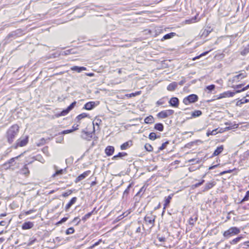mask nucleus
Masks as SVG:
<instances>
[{
    "label": "nucleus",
    "mask_w": 249,
    "mask_h": 249,
    "mask_svg": "<svg viewBox=\"0 0 249 249\" xmlns=\"http://www.w3.org/2000/svg\"><path fill=\"white\" fill-rule=\"evenodd\" d=\"M204 182V179H202L201 180V181L197 183H196V184L194 185V186L195 187H199V186H200L201 184H202Z\"/></svg>",
    "instance_id": "864d4df0"
},
{
    "label": "nucleus",
    "mask_w": 249,
    "mask_h": 249,
    "mask_svg": "<svg viewBox=\"0 0 249 249\" xmlns=\"http://www.w3.org/2000/svg\"><path fill=\"white\" fill-rule=\"evenodd\" d=\"M155 218L156 216L152 213L147 214L144 217V221L147 225L152 228L154 226Z\"/></svg>",
    "instance_id": "7ed1b4c3"
},
{
    "label": "nucleus",
    "mask_w": 249,
    "mask_h": 249,
    "mask_svg": "<svg viewBox=\"0 0 249 249\" xmlns=\"http://www.w3.org/2000/svg\"><path fill=\"white\" fill-rule=\"evenodd\" d=\"M198 16V14H197L196 16H195L194 17L192 18L191 19L186 20L185 22L186 24H191L193 23H195L197 21H198L199 19H197V18Z\"/></svg>",
    "instance_id": "5701e85b"
},
{
    "label": "nucleus",
    "mask_w": 249,
    "mask_h": 249,
    "mask_svg": "<svg viewBox=\"0 0 249 249\" xmlns=\"http://www.w3.org/2000/svg\"><path fill=\"white\" fill-rule=\"evenodd\" d=\"M129 146V142H124L121 146V148L122 150L126 149Z\"/></svg>",
    "instance_id": "e433bc0d"
},
{
    "label": "nucleus",
    "mask_w": 249,
    "mask_h": 249,
    "mask_svg": "<svg viewBox=\"0 0 249 249\" xmlns=\"http://www.w3.org/2000/svg\"><path fill=\"white\" fill-rule=\"evenodd\" d=\"M154 119L153 117L151 115H150V116L147 117L144 119V122L146 124H152V123H154Z\"/></svg>",
    "instance_id": "a878e982"
},
{
    "label": "nucleus",
    "mask_w": 249,
    "mask_h": 249,
    "mask_svg": "<svg viewBox=\"0 0 249 249\" xmlns=\"http://www.w3.org/2000/svg\"><path fill=\"white\" fill-rule=\"evenodd\" d=\"M88 116V114L85 113H83L78 116H77L76 118V120L77 121V122H79L80 120H81L82 119L86 118Z\"/></svg>",
    "instance_id": "7c9ffc66"
},
{
    "label": "nucleus",
    "mask_w": 249,
    "mask_h": 249,
    "mask_svg": "<svg viewBox=\"0 0 249 249\" xmlns=\"http://www.w3.org/2000/svg\"><path fill=\"white\" fill-rule=\"evenodd\" d=\"M144 147L147 151L151 152L153 150V147L150 144H145Z\"/></svg>",
    "instance_id": "58836bf2"
},
{
    "label": "nucleus",
    "mask_w": 249,
    "mask_h": 249,
    "mask_svg": "<svg viewBox=\"0 0 249 249\" xmlns=\"http://www.w3.org/2000/svg\"><path fill=\"white\" fill-rule=\"evenodd\" d=\"M177 87V83L173 82L168 86L167 89L169 91H174L176 89Z\"/></svg>",
    "instance_id": "aec40b11"
},
{
    "label": "nucleus",
    "mask_w": 249,
    "mask_h": 249,
    "mask_svg": "<svg viewBox=\"0 0 249 249\" xmlns=\"http://www.w3.org/2000/svg\"><path fill=\"white\" fill-rule=\"evenodd\" d=\"M28 137H26V138H25L24 139H22V140H18V142H17V144L18 146H24L25 145H26L28 142Z\"/></svg>",
    "instance_id": "f8f14e48"
},
{
    "label": "nucleus",
    "mask_w": 249,
    "mask_h": 249,
    "mask_svg": "<svg viewBox=\"0 0 249 249\" xmlns=\"http://www.w3.org/2000/svg\"><path fill=\"white\" fill-rule=\"evenodd\" d=\"M76 102H74L72 103L66 109L63 110L60 114V115L61 116H65L67 114L69 113V112L75 106Z\"/></svg>",
    "instance_id": "1a4fd4ad"
},
{
    "label": "nucleus",
    "mask_w": 249,
    "mask_h": 249,
    "mask_svg": "<svg viewBox=\"0 0 249 249\" xmlns=\"http://www.w3.org/2000/svg\"><path fill=\"white\" fill-rule=\"evenodd\" d=\"M71 70L73 71H76L78 72H80L82 71H86V68L84 67H78V66H73L71 68Z\"/></svg>",
    "instance_id": "a211bd4d"
},
{
    "label": "nucleus",
    "mask_w": 249,
    "mask_h": 249,
    "mask_svg": "<svg viewBox=\"0 0 249 249\" xmlns=\"http://www.w3.org/2000/svg\"><path fill=\"white\" fill-rule=\"evenodd\" d=\"M92 212L89 213H88L86 214L84 216V219H86L89 218L92 214Z\"/></svg>",
    "instance_id": "13d9d810"
},
{
    "label": "nucleus",
    "mask_w": 249,
    "mask_h": 249,
    "mask_svg": "<svg viewBox=\"0 0 249 249\" xmlns=\"http://www.w3.org/2000/svg\"><path fill=\"white\" fill-rule=\"evenodd\" d=\"M217 133L216 132V129H215V130H213L212 131H208L207 133V135L208 136H210V135H215Z\"/></svg>",
    "instance_id": "a18cd8bd"
},
{
    "label": "nucleus",
    "mask_w": 249,
    "mask_h": 249,
    "mask_svg": "<svg viewBox=\"0 0 249 249\" xmlns=\"http://www.w3.org/2000/svg\"><path fill=\"white\" fill-rule=\"evenodd\" d=\"M164 103V100L163 99H160L159 101H157V104L159 106L162 105Z\"/></svg>",
    "instance_id": "3c124183"
},
{
    "label": "nucleus",
    "mask_w": 249,
    "mask_h": 249,
    "mask_svg": "<svg viewBox=\"0 0 249 249\" xmlns=\"http://www.w3.org/2000/svg\"><path fill=\"white\" fill-rule=\"evenodd\" d=\"M242 236H238L230 241V244L231 245H235L237 244L242 239Z\"/></svg>",
    "instance_id": "c85d7f7f"
},
{
    "label": "nucleus",
    "mask_w": 249,
    "mask_h": 249,
    "mask_svg": "<svg viewBox=\"0 0 249 249\" xmlns=\"http://www.w3.org/2000/svg\"><path fill=\"white\" fill-rule=\"evenodd\" d=\"M68 219V217H63L61 220H60L59 221H58L57 223V225L61 224L62 223H63L65 222V221H66Z\"/></svg>",
    "instance_id": "de8ad7c7"
},
{
    "label": "nucleus",
    "mask_w": 249,
    "mask_h": 249,
    "mask_svg": "<svg viewBox=\"0 0 249 249\" xmlns=\"http://www.w3.org/2000/svg\"><path fill=\"white\" fill-rule=\"evenodd\" d=\"M242 100L241 99L240 100H238L237 102H236V105L237 106H240L241 105H242Z\"/></svg>",
    "instance_id": "0e129e2a"
},
{
    "label": "nucleus",
    "mask_w": 249,
    "mask_h": 249,
    "mask_svg": "<svg viewBox=\"0 0 249 249\" xmlns=\"http://www.w3.org/2000/svg\"><path fill=\"white\" fill-rule=\"evenodd\" d=\"M90 173V171H87L84 172L83 174H82L80 175H79L76 178L75 182L77 183V182H79L80 181L84 179L86 177H87L88 176H89Z\"/></svg>",
    "instance_id": "6e6552de"
},
{
    "label": "nucleus",
    "mask_w": 249,
    "mask_h": 249,
    "mask_svg": "<svg viewBox=\"0 0 249 249\" xmlns=\"http://www.w3.org/2000/svg\"><path fill=\"white\" fill-rule=\"evenodd\" d=\"M76 102H74L72 103L66 109L63 110L60 114V115L61 116H65L67 114L69 113V112L75 106Z\"/></svg>",
    "instance_id": "9d476101"
},
{
    "label": "nucleus",
    "mask_w": 249,
    "mask_h": 249,
    "mask_svg": "<svg viewBox=\"0 0 249 249\" xmlns=\"http://www.w3.org/2000/svg\"><path fill=\"white\" fill-rule=\"evenodd\" d=\"M34 226V223L32 222H25L22 226L23 230H29L32 228Z\"/></svg>",
    "instance_id": "4468645a"
},
{
    "label": "nucleus",
    "mask_w": 249,
    "mask_h": 249,
    "mask_svg": "<svg viewBox=\"0 0 249 249\" xmlns=\"http://www.w3.org/2000/svg\"><path fill=\"white\" fill-rule=\"evenodd\" d=\"M169 143V142L168 141L165 142L163 143L162 145L159 147L160 150H162L164 149H165L167 146V145Z\"/></svg>",
    "instance_id": "a19ab883"
},
{
    "label": "nucleus",
    "mask_w": 249,
    "mask_h": 249,
    "mask_svg": "<svg viewBox=\"0 0 249 249\" xmlns=\"http://www.w3.org/2000/svg\"><path fill=\"white\" fill-rule=\"evenodd\" d=\"M66 168H65L63 169H59L52 175V177L55 178L56 176L62 175L64 173H66Z\"/></svg>",
    "instance_id": "4be33fe9"
},
{
    "label": "nucleus",
    "mask_w": 249,
    "mask_h": 249,
    "mask_svg": "<svg viewBox=\"0 0 249 249\" xmlns=\"http://www.w3.org/2000/svg\"><path fill=\"white\" fill-rule=\"evenodd\" d=\"M36 160H38L43 163L45 162V160L42 157L38 156L36 157Z\"/></svg>",
    "instance_id": "8fccbe9b"
},
{
    "label": "nucleus",
    "mask_w": 249,
    "mask_h": 249,
    "mask_svg": "<svg viewBox=\"0 0 249 249\" xmlns=\"http://www.w3.org/2000/svg\"><path fill=\"white\" fill-rule=\"evenodd\" d=\"M249 48H247V49H245L242 53H241V54H245L246 53H249Z\"/></svg>",
    "instance_id": "052dcab7"
},
{
    "label": "nucleus",
    "mask_w": 249,
    "mask_h": 249,
    "mask_svg": "<svg viewBox=\"0 0 249 249\" xmlns=\"http://www.w3.org/2000/svg\"><path fill=\"white\" fill-rule=\"evenodd\" d=\"M169 104L173 107H178V99L177 97H172L169 101Z\"/></svg>",
    "instance_id": "dca6fc26"
},
{
    "label": "nucleus",
    "mask_w": 249,
    "mask_h": 249,
    "mask_svg": "<svg viewBox=\"0 0 249 249\" xmlns=\"http://www.w3.org/2000/svg\"><path fill=\"white\" fill-rule=\"evenodd\" d=\"M140 93H141V91H137V92H136L135 93H132L130 94H126V96L128 97H134L136 95H139Z\"/></svg>",
    "instance_id": "ea45409f"
},
{
    "label": "nucleus",
    "mask_w": 249,
    "mask_h": 249,
    "mask_svg": "<svg viewBox=\"0 0 249 249\" xmlns=\"http://www.w3.org/2000/svg\"><path fill=\"white\" fill-rule=\"evenodd\" d=\"M74 230L73 228L71 227V228H69V229H68L66 231V234L67 235H69V234H72L73 233H74Z\"/></svg>",
    "instance_id": "4c0bfd02"
},
{
    "label": "nucleus",
    "mask_w": 249,
    "mask_h": 249,
    "mask_svg": "<svg viewBox=\"0 0 249 249\" xmlns=\"http://www.w3.org/2000/svg\"><path fill=\"white\" fill-rule=\"evenodd\" d=\"M209 33V31H207V30H204V32H203V34H202V36H208V35Z\"/></svg>",
    "instance_id": "e2e57ef3"
},
{
    "label": "nucleus",
    "mask_w": 249,
    "mask_h": 249,
    "mask_svg": "<svg viewBox=\"0 0 249 249\" xmlns=\"http://www.w3.org/2000/svg\"><path fill=\"white\" fill-rule=\"evenodd\" d=\"M71 51H72L71 50H67L65 52V54H71V53H74L73 52H71Z\"/></svg>",
    "instance_id": "69168bd1"
},
{
    "label": "nucleus",
    "mask_w": 249,
    "mask_h": 249,
    "mask_svg": "<svg viewBox=\"0 0 249 249\" xmlns=\"http://www.w3.org/2000/svg\"><path fill=\"white\" fill-rule=\"evenodd\" d=\"M235 93H236V91L231 92L230 91H227L222 93H220L217 97V99H220L226 97H233Z\"/></svg>",
    "instance_id": "0eeeda50"
},
{
    "label": "nucleus",
    "mask_w": 249,
    "mask_h": 249,
    "mask_svg": "<svg viewBox=\"0 0 249 249\" xmlns=\"http://www.w3.org/2000/svg\"><path fill=\"white\" fill-rule=\"evenodd\" d=\"M63 137H61L59 139L57 138V140H56V142H59V143H61L63 141Z\"/></svg>",
    "instance_id": "338daca9"
},
{
    "label": "nucleus",
    "mask_w": 249,
    "mask_h": 249,
    "mask_svg": "<svg viewBox=\"0 0 249 249\" xmlns=\"http://www.w3.org/2000/svg\"><path fill=\"white\" fill-rule=\"evenodd\" d=\"M114 151V148L112 146H108L105 149V153L108 156L112 155Z\"/></svg>",
    "instance_id": "f3484780"
},
{
    "label": "nucleus",
    "mask_w": 249,
    "mask_h": 249,
    "mask_svg": "<svg viewBox=\"0 0 249 249\" xmlns=\"http://www.w3.org/2000/svg\"><path fill=\"white\" fill-rule=\"evenodd\" d=\"M215 89V85H211L210 86H208L206 87V89H208L209 92L212 91V90H214Z\"/></svg>",
    "instance_id": "37998d69"
},
{
    "label": "nucleus",
    "mask_w": 249,
    "mask_h": 249,
    "mask_svg": "<svg viewBox=\"0 0 249 249\" xmlns=\"http://www.w3.org/2000/svg\"><path fill=\"white\" fill-rule=\"evenodd\" d=\"M223 146L222 145H221L218 147L215 150L213 153V156H216L218 155L219 154H220L222 151L223 150Z\"/></svg>",
    "instance_id": "412c9836"
},
{
    "label": "nucleus",
    "mask_w": 249,
    "mask_h": 249,
    "mask_svg": "<svg viewBox=\"0 0 249 249\" xmlns=\"http://www.w3.org/2000/svg\"><path fill=\"white\" fill-rule=\"evenodd\" d=\"M34 212H35V210H34V209H32V210H29L28 211L25 212H24V214L25 215H28L29 214H31L32 213H33Z\"/></svg>",
    "instance_id": "5fc2aeb1"
},
{
    "label": "nucleus",
    "mask_w": 249,
    "mask_h": 249,
    "mask_svg": "<svg viewBox=\"0 0 249 249\" xmlns=\"http://www.w3.org/2000/svg\"><path fill=\"white\" fill-rule=\"evenodd\" d=\"M202 114V112L200 110H195L192 114L193 117H196L199 116Z\"/></svg>",
    "instance_id": "473e14b6"
},
{
    "label": "nucleus",
    "mask_w": 249,
    "mask_h": 249,
    "mask_svg": "<svg viewBox=\"0 0 249 249\" xmlns=\"http://www.w3.org/2000/svg\"><path fill=\"white\" fill-rule=\"evenodd\" d=\"M23 154H21L20 155L17 156V157H16L15 158H13L12 159H11L9 161H8V163L10 164L11 166H13L14 164H13V163L15 162V160L16 159H18L19 157H20L21 155H22Z\"/></svg>",
    "instance_id": "2f4dec72"
},
{
    "label": "nucleus",
    "mask_w": 249,
    "mask_h": 249,
    "mask_svg": "<svg viewBox=\"0 0 249 249\" xmlns=\"http://www.w3.org/2000/svg\"><path fill=\"white\" fill-rule=\"evenodd\" d=\"M243 84H240L235 86H232V88L235 89H238L239 88H241L243 86Z\"/></svg>",
    "instance_id": "bf43d9fd"
},
{
    "label": "nucleus",
    "mask_w": 249,
    "mask_h": 249,
    "mask_svg": "<svg viewBox=\"0 0 249 249\" xmlns=\"http://www.w3.org/2000/svg\"><path fill=\"white\" fill-rule=\"evenodd\" d=\"M249 191H248L246 192V194L245 196H244V197L242 200L241 202L247 201L249 200Z\"/></svg>",
    "instance_id": "79ce46f5"
},
{
    "label": "nucleus",
    "mask_w": 249,
    "mask_h": 249,
    "mask_svg": "<svg viewBox=\"0 0 249 249\" xmlns=\"http://www.w3.org/2000/svg\"><path fill=\"white\" fill-rule=\"evenodd\" d=\"M246 76L247 75L246 72H242L233 77L231 79L229 80V81L231 82L232 83L237 82H239L240 80L246 77Z\"/></svg>",
    "instance_id": "423d86ee"
},
{
    "label": "nucleus",
    "mask_w": 249,
    "mask_h": 249,
    "mask_svg": "<svg viewBox=\"0 0 249 249\" xmlns=\"http://www.w3.org/2000/svg\"><path fill=\"white\" fill-rule=\"evenodd\" d=\"M19 127L18 125H12L8 130L6 133V138L9 143L14 141L18 132Z\"/></svg>",
    "instance_id": "f257e3e1"
},
{
    "label": "nucleus",
    "mask_w": 249,
    "mask_h": 249,
    "mask_svg": "<svg viewBox=\"0 0 249 249\" xmlns=\"http://www.w3.org/2000/svg\"><path fill=\"white\" fill-rule=\"evenodd\" d=\"M198 16V14H197L196 16H195L194 17L192 18L191 19L186 20L185 22L186 24H191L193 23H195L197 21H198L199 19H197V18Z\"/></svg>",
    "instance_id": "b1692460"
},
{
    "label": "nucleus",
    "mask_w": 249,
    "mask_h": 249,
    "mask_svg": "<svg viewBox=\"0 0 249 249\" xmlns=\"http://www.w3.org/2000/svg\"><path fill=\"white\" fill-rule=\"evenodd\" d=\"M249 89V85H247L245 87L243 88L242 89H238L236 90V93H240L243 91H245Z\"/></svg>",
    "instance_id": "49530a36"
},
{
    "label": "nucleus",
    "mask_w": 249,
    "mask_h": 249,
    "mask_svg": "<svg viewBox=\"0 0 249 249\" xmlns=\"http://www.w3.org/2000/svg\"><path fill=\"white\" fill-rule=\"evenodd\" d=\"M72 132V130L71 129H69V130H65L63 131H62L60 134H67L68 133H70Z\"/></svg>",
    "instance_id": "09e8293b"
},
{
    "label": "nucleus",
    "mask_w": 249,
    "mask_h": 249,
    "mask_svg": "<svg viewBox=\"0 0 249 249\" xmlns=\"http://www.w3.org/2000/svg\"><path fill=\"white\" fill-rule=\"evenodd\" d=\"M101 123V120H99V119H97V120H95L93 122V132H94L95 131V127H94V125L96 124L98 126H99V124Z\"/></svg>",
    "instance_id": "f704fd0d"
},
{
    "label": "nucleus",
    "mask_w": 249,
    "mask_h": 249,
    "mask_svg": "<svg viewBox=\"0 0 249 249\" xmlns=\"http://www.w3.org/2000/svg\"><path fill=\"white\" fill-rule=\"evenodd\" d=\"M154 128L160 131H162L163 130V125L161 123H158L155 125Z\"/></svg>",
    "instance_id": "c756f323"
},
{
    "label": "nucleus",
    "mask_w": 249,
    "mask_h": 249,
    "mask_svg": "<svg viewBox=\"0 0 249 249\" xmlns=\"http://www.w3.org/2000/svg\"><path fill=\"white\" fill-rule=\"evenodd\" d=\"M101 241H102V240L100 239L98 241H97V242L95 243L94 244V245L95 246V247L98 246Z\"/></svg>",
    "instance_id": "774afa93"
},
{
    "label": "nucleus",
    "mask_w": 249,
    "mask_h": 249,
    "mask_svg": "<svg viewBox=\"0 0 249 249\" xmlns=\"http://www.w3.org/2000/svg\"><path fill=\"white\" fill-rule=\"evenodd\" d=\"M95 107V103L94 102H89L86 103L84 106V108L87 110H91Z\"/></svg>",
    "instance_id": "2eb2a0df"
},
{
    "label": "nucleus",
    "mask_w": 249,
    "mask_h": 249,
    "mask_svg": "<svg viewBox=\"0 0 249 249\" xmlns=\"http://www.w3.org/2000/svg\"><path fill=\"white\" fill-rule=\"evenodd\" d=\"M45 143V140H44V139L43 138L41 140V142L40 143H37V145L39 146L40 145L44 144Z\"/></svg>",
    "instance_id": "680f3d73"
},
{
    "label": "nucleus",
    "mask_w": 249,
    "mask_h": 249,
    "mask_svg": "<svg viewBox=\"0 0 249 249\" xmlns=\"http://www.w3.org/2000/svg\"><path fill=\"white\" fill-rule=\"evenodd\" d=\"M81 137L83 139L89 141L92 137V133L88 132L83 130L82 132Z\"/></svg>",
    "instance_id": "9b49d317"
},
{
    "label": "nucleus",
    "mask_w": 249,
    "mask_h": 249,
    "mask_svg": "<svg viewBox=\"0 0 249 249\" xmlns=\"http://www.w3.org/2000/svg\"><path fill=\"white\" fill-rule=\"evenodd\" d=\"M176 34L175 33H170L167 34L163 36V37L161 38V40L163 41L166 39H170V38L175 36H176Z\"/></svg>",
    "instance_id": "6ab92c4d"
},
{
    "label": "nucleus",
    "mask_w": 249,
    "mask_h": 249,
    "mask_svg": "<svg viewBox=\"0 0 249 249\" xmlns=\"http://www.w3.org/2000/svg\"><path fill=\"white\" fill-rule=\"evenodd\" d=\"M173 196V194L170 195L167 198H165V203L164 204V209L170 203V200Z\"/></svg>",
    "instance_id": "cd10ccee"
},
{
    "label": "nucleus",
    "mask_w": 249,
    "mask_h": 249,
    "mask_svg": "<svg viewBox=\"0 0 249 249\" xmlns=\"http://www.w3.org/2000/svg\"><path fill=\"white\" fill-rule=\"evenodd\" d=\"M208 53V52H205V53H202V54H201L200 55H199V56H196V57L194 58H193V60H196V59L199 58L201 56H204V55H206V54H207V53Z\"/></svg>",
    "instance_id": "603ef678"
},
{
    "label": "nucleus",
    "mask_w": 249,
    "mask_h": 249,
    "mask_svg": "<svg viewBox=\"0 0 249 249\" xmlns=\"http://www.w3.org/2000/svg\"><path fill=\"white\" fill-rule=\"evenodd\" d=\"M242 100V104H245V103H247L248 102H249V98H246V97L245 98H243V99H241Z\"/></svg>",
    "instance_id": "6e6d98bb"
},
{
    "label": "nucleus",
    "mask_w": 249,
    "mask_h": 249,
    "mask_svg": "<svg viewBox=\"0 0 249 249\" xmlns=\"http://www.w3.org/2000/svg\"><path fill=\"white\" fill-rule=\"evenodd\" d=\"M77 201V198L76 197H73L70 201L66 205L65 207V211H68L71 206L73 205Z\"/></svg>",
    "instance_id": "ddd939ff"
},
{
    "label": "nucleus",
    "mask_w": 249,
    "mask_h": 249,
    "mask_svg": "<svg viewBox=\"0 0 249 249\" xmlns=\"http://www.w3.org/2000/svg\"><path fill=\"white\" fill-rule=\"evenodd\" d=\"M240 232V230L236 227H232L225 231L223 234L226 239H228L231 236L237 235Z\"/></svg>",
    "instance_id": "f03ea898"
},
{
    "label": "nucleus",
    "mask_w": 249,
    "mask_h": 249,
    "mask_svg": "<svg viewBox=\"0 0 249 249\" xmlns=\"http://www.w3.org/2000/svg\"><path fill=\"white\" fill-rule=\"evenodd\" d=\"M198 100V97L196 94H191L187 97L184 98L183 102L186 105H188L189 104L195 103Z\"/></svg>",
    "instance_id": "20e7f679"
},
{
    "label": "nucleus",
    "mask_w": 249,
    "mask_h": 249,
    "mask_svg": "<svg viewBox=\"0 0 249 249\" xmlns=\"http://www.w3.org/2000/svg\"><path fill=\"white\" fill-rule=\"evenodd\" d=\"M215 185V183L214 182H209L206 184L204 188V191H207L212 187H213Z\"/></svg>",
    "instance_id": "bb28decb"
},
{
    "label": "nucleus",
    "mask_w": 249,
    "mask_h": 249,
    "mask_svg": "<svg viewBox=\"0 0 249 249\" xmlns=\"http://www.w3.org/2000/svg\"><path fill=\"white\" fill-rule=\"evenodd\" d=\"M174 111L173 110L168 109L159 112L157 114V116L160 118L163 119L172 115L174 113Z\"/></svg>",
    "instance_id": "39448f33"
},
{
    "label": "nucleus",
    "mask_w": 249,
    "mask_h": 249,
    "mask_svg": "<svg viewBox=\"0 0 249 249\" xmlns=\"http://www.w3.org/2000/svg\"><path fill=\"white\" fill-rule=\"evenodd\" d=\"M21 173L24 175L25 176H28L30 173V171L28 169V168L27 167V165H25L23 168H22L21 169Z\"/></svg>",
    "instance_id": "393cba45"
},
{
    "label": "nucleus",
    "mask_w": 249,
    "mask_h": 249,
    "mask_svg": "<svg viewBox=\"0 0 249 249\" xmlns=\"http://www.w3.org/2000/svg\"><path fill=\"white\" fill-rule=\"evenodd\" d=\"M158 137L157 136L156 134L154 132H151L149 135V138L152 141L155 140Z\"/></svg>",
    "instance_id": "c9c22d12"
},
{
    "label": "nucleus",
    "mask_w": 249,
    "mask_h": 249,
    "mask_svg": "<svg viewBox=\"0 0 249 249\" xmlns=\"http://www.w3.org/2000/svg\"><path fill=\"white\" fill-rule=\"evenodd\" d=\"M72 192L71 190H68L67 192L63 193L62 196L64 197H67L70 196L72 193Z\"/></svg>",
    "instance_id": "c03bdc74"
},
{
    "label": "nucleus",
    "mask_w": 249,
    "mask_h": 249,
    "mask_svg": "<svg viewBox=\"0 0 249 249\" xmlns=\"http://www.w3.org/2000/svg\"><path fill=\"white\" fill-rule=\"evenodd\" d=\"M78 126L79 124H76V125L74 124L72 126V129H71L72 130V132H73L75 130H76L78 129Z\"/></svg>",
    "instance_id": "4d7b16f0"
},
{
    "label": "nucleus",
    "mask_w": 249,
    "mask_h": 249,
    "mask_svg": "<svg viewBox=\"0 0 249 249\" xmlns=\"http://www.w3.org/2000/svg\"><path fill=\"white\" fill-rule=\"evenodd\" d=\"M126 155V153H119L116 156H114L113 157V159H116L117 158H122L123 157H124Z\"/></svg>",
    "instance_id": "72a5a7b5"
}]
</instances>
